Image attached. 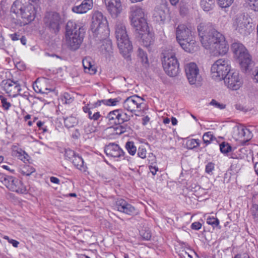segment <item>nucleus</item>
<instances>
[{
  "label": "nucleus",
  "instance_id": "obj_1",
  "mask_svg": "<svg viewBox=\"0 0 258 258\" xmlns=\"http://www.w3.org/2000/svg\"><path fill=\"white\" fill-rule=\"evenodd\" d=\"M91 30L94 35L102 38V44L100 47L102 56L100 63H115V57L113 55L111 41L105 39L109 34L107 21L102 13L96 11L92 17Z\"/></svg>",
  "mask_w": 258,
  "mask_h": 258
},
{
  "label": "nucleus",
  "instance_id": "obj_2",
  "mask_svg": "<svg viewBox=\"0 0 258 258\" xmlns=\"http://www.w3.org/2000/svg\"><path fill=\"white\" fill-rule=\"evenodd\" d=\"M199 35L203 46L214 54H226L229 46L224 36L210 24L201 23L198 26Z\"/></svg>",
  "mask_w": 258,
  "mask_h": 258
},
{
  "label": "nucleus",
  "instance_id": "obj_3",
  "mask_svg": "<svg viewBox=\"0 0 258 258\" xmlns=\"http://www.w3.org/2000/svg\"><path fill=\"white\" fill-rule=\"evenodd\" d=\"M115 35L120 53L125 58L130 59L133 46L128 38L125 26L123 23H116L115 26Z\"/></svg>",
  "mask_w": 258,
  "mask_h": 258
},
{
  "label": "nucleus",
  "instance_id": "obj_4",
  "mask_svg": "<svg viewBox=\"0 0 258 258\" xmlns=\"http://www.w3.org/2000/svg\"><path fill=\"white\" fill-rule=\"evenodd\" d=\"M84 30L82 27L79 26L73 22L68 23L66 27V39L67 44L72 50H76L80 46L83 36L81 34Z\"/></svg>",
  "mask_w": 258,
  "mask_h": 258
},
{
  "label": "nucleus",
  "instance_id": "obj_5",
  "mask_svg": "<svg viewBox=\"0 0 258 258\" xmlns=\"http://www.w3.org/2000/svg\"><path fill=\"white\" fill-rule=\"evenodd\" d=\"M129 19L135 31L147 30L148 26L144 10L140 7L133 6L130 8Z\"/></svg>",
  "mask_w": 258,
  "mask_h": 258
},
{
  "label": "nucleus",
  "instance_id": "obj_6",
  "mask_svg": "<svg viewBox=\"0 0 258 258\" xmlns=\"http://www.w3.org/2000/svg\"><path fill=\"white\" fill-rule=\"evenodd\" d=\"M231 50L233 57L239 64H250L252 57L244 45L239 41H235L231 44Z\"/></svg>",
  "mask_w": 258,
  "mask_h": 258
},
{
  "label": "nucleus",
  "instance_id": "obj_7",
  "mask_svg": "<svg viewBox=\"0 0 258 258\" xmlns=\"http://www.w3.org/2000/svg\"><path fill=\"white\" fill-rule=\"evenodd\" d=\"M19 16L22 21L21 25H25L33 21L36 17V8L29 2H25L22 4L19 8Z\"/></svg>",
  "mask_w": 258,
  "mask_h": 258
},
{
  "label": "nucleus",
  "instance_id": "obj_8",
  "mask_svg": "<svg viewBox=\"0 0 258 258\" xmlns=\"http://www.w3.org/2000/svg\"><path fill=\"white\" fill-rule=\"evenodd\" d=\"M233 28L237 33L243 36L249 34L252 29L250 19L243 15L238 16L234 20Z\"/></svg>",
  "mask_w": 258,
  "mask_h": 258
},
{
  "label": "nucleus",
  "instance_id": "obj_9",
  "mask_svg": "<svg viewBox=\"0 0 258 258\" xmlns=\"http://www.w3.org/2000/svg\"><path fill=\"white\" fill-rule=\"evenodd\" d=\"M224 81L227 88L232 90L239 89L242 84L238 72L234 70L230 69Z\"/></svg>",
  "mask_w": 258,
  "mask_h": 258
},
{
  "label": "nucleus",
  "instance_id": "obj_10",
  "mask_svg": "<svg viewBox=\"0 0 258 258\" xmlns=\"http://www.w3.org/2000/svg\"><path fill=\"white\" fill-rule=\"evenodd\" d=\"M144 99L138 95L127 97L123 102V108L131 112L142 110Z\"/></svg>",
  "mask_w": 258,
  "mask_h": 258
},
{
  "label": "nucleus",
  "instance_id": "obj_11",
  "mask_svg": "<svg viewBox=\"0 0 258 258\" xmlns=\"http://www.w3.org/2000/svg\"><path fill=\"white\" fill-rule=\"evenodd\" d=\"M186 77L190 85H199L202 80L197 66H185Z\"/></svg>",
  "mask_w": 258,
  "mask_h": 258
},
{
  "label": "nucleus",
  "instance_id": "obj_12",
  "mask_svg": "<svg viewBox=\"0 0 258 258\" xmlns=\"http://www.w3.org/2000/svg\"><path fill=\"white\" fill-rule=\"evenodd\" d=\"M44 22L46 26L54 32L59 31L61 19L58 13L55 12H47L44 18Z\"/></svg>",
  "mask_w": 258,
  "mask_h": 258
},
{
  "label": "nucleus",
  "instance_id": "obj_13",
  "mask_svg": "<svg viewBox=\"0 0 258 258\" xmlns=\"http://www.w3.org/2000/svg\"><path fill=\"white\" fill-rule=\"evenodd\" d=\"M106 10L113 18H116L121 13L122 7L120 0H103Z\"/></svg>",
  "mask_w": 258,
  "mask_h": 258
},
{
  "label": "nucleus",
  "instance_id": "obj_14",
  "mask_svg": "<svg viewBox=\"0 0 258 258\" xmlns=\"http://www.w3.org/2000/svg\"><path fill=\"white\" fill-rule=\"evenodd\" d=\"M230 69V66H212V78L216 81L224 80Z\"/></svg>",
  "mask_w": 258,
  "mask_h": 258
},
{
  "label": "nucleus",
  "instance_id": "obj_15",
  "mask_svg": "<svg viewBox=\"0 0 258 258\" xmlns=\"http://www.w3.org/2000/svg\"><path fill=\"white\" fill-rule=\"evenodd\" d=\"M176 36L178 42L192 37L191 27L186 24H179L176 29Z\"/></svg>",
  "mask_w": 258,
  "mask_h": 258
},
{
  "label": "nucleus",
  "instance_id": "obj_16",
  "mask_svg": "<svg viewBox=\"0 0 258 258\" xmlns=\"http://www.w3.org/2000/svg\"><path fill=\"white\" fill-rule=\"evenodd\" d=\"M115 209L129 215H133L137 213V210L134 206L122 199H118L116 201Z\"/></svg>",
  "mask_w": 258,
  "mask_h": 258
},
{
  "label": "nucleus",
  "instance_id": "obj_17",
  "mask_svg": "<svg viewBox=\"0 0 258 258\" xmlns=\"http://www.w3.org/2000/svg\"><path fill=\"white\" fill-rule=\"evenodd\" d=\"M104 152L109 157L118 158L124 157L125 153L120 147L114 143H110L104 148Z\"/></svg>",
  "mask_w": 258,
  "mask_h": 258
},
{
  "label": "nucleus",
  "instance_id": "obj_18",
  "mask_svg": "<svg viewBox=\"0 0 258 258\" xmlns=\"http://www.w3.org/2000/svg\"><path fill=\"white\" fill-rule=\"evenodd\" d=\"M93 7V0H83L80 5L73 6L72 11L76 14H83L91 10Z\"/></svg>",
  "mask_w": 258,
  "mask_h": 258
},
{
  "label": "nucleus",
  "instance_id": "obj_19",
  "mask_svg": "<svg viewBox=\"0 0 258 258\" xmlns=\"http://www.w3.org/2000/svg\"><path fill=\"white\" fill-rule=\"evenodd\" d=\"M162 64H179V62L174 52L172 50H165L162 53Z\"/></svg>",
  "mask_w": 258,
  "mask_h": 258
},
{
  "label": "nucleus",
  "instance_id": "obj_20",
  "mask_svg": "<svg viewBox=\"0 0 258 258\" xmlns=\"http://www.w3.org/2000/svg\"><path fill=\"white\" fill-rule=\"evenodd\" d=\"M136 32L141 36L143 45L144 46L147 47L152 44L153 42V35L152 34L149 32L148 26H147L146 31L143 30L141 31L137 30Z\"/></svg>",
  "mask_w": 258,
  "mask_h": 258
},
{
  "label": "nucleus",
  "instance_id": "obj_21",
  "mask_svg": "<svg viewBox=\"0 0 258 258\" xmlns=\"http://www.w3.org/2000/svg\"><path fill=\"white\" fill-rule=\"evenodd\" d=\"M168 12V9L165 6H161L155 8L153 17L158 22H163Z\"/></svg>",
  "mask_w": 258,
  "mask_h": 258
},
{
  "label": "nucleus",
  "instance_id": "obj_22",
  "mask_svg": "<svg viewBox=\"0 0 258 258\" xmlns=\"http://www.w3.org/2000/svg\"><path fill=\"white\" fill-rule=\"evenodd\" d=\"M178 43L182 49L186 52H193L198 48L197 42L192 39V37Z\"/></svg>",
  "mask_w": 258,
  "mask_h": 258
},
{
  "label": "nucleus",
  "instance_id": "obj_23",
  "mask_svg": "<svg viewBox=\"0 0 258 258\" xmlns=\"http://www.w3.org/2000/svg\"><path fill=\"white\" fill-rule=\"evenodd\" d=\"M46 81L48 79L44 77L38 78L33 84V88L35 92L45 94Z\"/></svg>",
  "mask_w": 258,
  "mask_h": 258
},
{
  "label": "nucleus",
  "instance_id": "obj_24",
  "mask_svg": "<svg viewBox=\"0 0 258 258\" xmlns=\"http://www.w3.org/2000/svg\"><path fill=\"white\" fill-rule=\"evenodd\" d=\"M238 137L243 142H247L250 140L252 135L250 130L245 127H238L237 128Z\"/></svg>",
  "mask_w": 258,
  "mask_h": 258
},
{
  "label": "nucleus",
  "instance_id": "obj_25",
  "mask_svg": "<svg viewBox=\"0 0 258 258\" xmlns=\"http://www.w3.org/2000/svg\"><path fill=\"white\" fill-rule=\"evenodd\" d=\"M166 74L170 77L177 76L180 72L179 66H163Z\"/></svg>",
  "mask_w": 258,
  "mask_h": 258
},
{
  "label": "nucleus",
  "instance_id": "obj_26",
  "mask_svg": "<svg viewBox=\"0 0 258 258\" xmlns=\"http://www.w3.org/2000/svg\"><path fill=\"white\" fill-rule=\"evenodd\" d=\"M72 163L73 165L81 171L85 172L87 167L84 165V162L82 158L77 154L75 158L73 159Z\"/></svg>",
  "mask_w": 258,
  "mask_h": 258
},
{
  "label": "nucleus",
  "instance_id": "obj_27",
  "mask_svg": "<svg viewBox=\"0 0 258 258\" xmlns=\"http://www.w3.org/2000/svg\"><path fill=\"white\" fill-rule=\"evenodd\" d=\"M245 73L251 75L252 79L256 83H258V67L251 68L252 66H243Z\"/></svg>",
  "mask_w": 258,
  "mask_h": 258
},
{
  "label": "nucleus",
  "instance_id": "obj_28",
  "mask_svg": "<svg viewBox=\"0 0 258 258\" xmlns=\"http://www.w3.org/2000/svg\"><path fill=\"white\" fill-rule=\"evenodd\" d=\"M118 102V100L117 98L103 99L98 100L93 105L95 107L100 106L102 104L107 106H115Z\"/></svg>",
  "mask_w": 258,
  "mask_h": 258
},
{
  "label": "nucleus",
  "instance_id": "obj_29",
  "mask_svg": "<svg viewBox=\"0 0 258 258\" xmlns=\"http://www.w3.org/2000/svg\"><path fill=\"white\" fill-rule=\"evenodd\" d=\"M17 158L21 160L25 164L30 163L31 157L25 151L21 149H17Z\"/></svg>",
  "mask_w": 258,
  "mask_h": 258
},
{
  "label": "nucleus",
  "instance_id": "obj_30",
  "mask_svg": "<svg viewBox=\"0 0 258 258\" xmlns=\"http://www.w3.org/2000/svg\"><path fill=\"white\" fill-rule=\"evenodd\" d=\"M138 60L139 62L143 64H149L150 62L148 59L147 53L141 48L138 50Z\"/></svg>",
  "mask_w": 258,
  "mask_h": 258
},
{
  "label": "nucleus",
  "instance_id": "obj_31",
  "mask_svg": "<svg viewBox=\"0 0 258 258\" xmlns=\"http://www.w3.org/2000/svg\"><path fill=\"white\" fill-rule=\"evenodd\" d=\"M5 184L6 187L10 190L16 191V184L15 183V179L14 177L9 176L4 180Z\"/></svg>",
  "mask_w": 258,
  "mask_h": 258
},
{
  "label": "nucleus",
  "instance_id": "obj_32",
  "mask_svg": "<svg viewBox=\"0 0 258 258\" xmlns=\"http://www.w3.org/2000/svg\"><path fill=\"white\" fill-rule=\"evenodd\" d=\"M200 5L204 11L209 12L214 7V0H201Z\"/></svg>",
  "mask_w": 258,
  "mask_h": 258
},
{
  "label": "nucleus",
  "instance_id": "obj_33",
  "mask_svg": "<svg viewBox=\"0 0 258 258\" xmlns=\"http://www.w3.org/2000/svg\"><path fill=\"white\" fill-rule=\"evenodd\" d=\"M78 123V119L76 117L70 116L64 119V124L67 128L75 126Z\"/></svg>",
  "mask_w": 258,
  "mask_h": 258
},
{
  "label": "nucleus",
  "instance_id": "obj_34",
  "mask_svg": "<svg viewBox=\"0 0 258 258\" xmlns=\"http://www.w3.org/2000/svg\"><path fill=\"white\" fill-rule=\"evenodd\" d=\"M125 148L127 151L128 153L134 156L137 152V147L133 141H128L125 143Z\"/></svg>",
  "mask_w": 258,
  "mask_h": 258
},
{
  "label": "nucleus",
  "instance_id": "obj_35",
  "mask_svg": "<svg viewBox=\"0 0 258 258\" xmlns=\"http://www.w3.org/2000/svg\"><path fill=\"white\" fill-rule=\"evenodd\" d=\"M118 119H117V124H120L123 123L125 121H127L130 119V116L127 114V113L123 112L121 110H119V112L117 113Z\"/></svg>",
  "mask_w": 258,
  "mask_h": 258
},
{
  "label": "nucleus",
  "instance_id": "obj_36",
  "mask_svg": "<svg viewBox=\"0 0 258 258\" xmlns=\"http://www.w3.org/2000/svg\"><path fill=\"white\" fill-rule=\"evenodd\" d=\"M35 171V169L32 166L25 164V165L20 169V172L23 175L29 176Z\"/></svg>",
  "mask_w": 258,
  "mask_h": 258
},
{
  "label": "nucleus",
  "instance_id": "obj_37",
  "mask_svg": "<svg viewBox=\"0 0 258 258\" xmlns=\"http://www.w3.org/2000/svg\"><path fill=\"white\" fill-rule=\"evenodd\" d=\"M119 112V110L116 109L113 111H110L107 114V118L110 121H112L111 123H113L117 124V119H118L117 113Z\"/></svg>",
  "mask_w": 258,
  "mask_h": 258
},
{
  "label": "nucleus",
  "instance_id": "obj_38",
  "mask_svg": "<svg viewBox=\"0 0 258 258\" xmlns=\"http://www.w3.org/2000/svg\"><path fill=\"white\" fill-rule=\"evenodd\" d=\"M203 140L204 142L207 145L210 144L211 142L213 140H216V138L212 132H208L204 134Z\"/></svg>",
  "mask_w": 258,
  "mask_h": 258
},
{
  "label": "nucleus",
  "instance_id": "obj_39",
  "mask_svg": "<svg viewBox=\"0 0 258 258\" xmlns=\"http://www.w3.org/2000/svg\"><path fill=\"white\" fill-rule=\"evenodd\" d=\"M208 224L211 225L213 228L217 227L219 225V220L214 216H208L206 219Z\"/></svg>",
  "mask_w": 258,
  "mask_h": 258
},
{
  "label": "nucleus",
  "instance_id": "obj_40",
  "mask_svg": "<svg viewBox=\"0 0 258 258\" xmlns=\"http://www.w3.org/2000/svg\"><path fill=\"white\" fill-rule=\"evenodd\" d=\"M140 235L143 240H149L151 238V233L149 229H143L140 231Z\"/></svg>",
  "mask_w": 258,
  "mask_h": 258
},
{
  "label": "nucleus",
  "instance_id": "obj_41",
  "mask_svg": "<svg viewBox=\"0 0 258 258\" xmlns=\"http://www.w3.org/2000/svg\"><path fill=\"white\" fill-rule=\"evenodd\" d=\"M84 72L90 75L95 74L97 70V66H83Z\"/></svg>",
  "mask_w": 258,
  "mask_h": 258
},
{
  "label": "nucleus",
  "instance_id": "obj_42",
  "mask_svg": "<svg viewBox=\"0 0 258 258\" xmlns=\"http://www.w3.org/2000/svg\"><path fill=\"white\" fill-rule=\"evenodd\" d=\"M220 151L223 153H227L231 150L230 145L226 142H222L219 145Z\"/></svg>",
  "mask_w": 258,
  "mask_h": 258
},
{
  "label": "nucleus",
  "instance_id": "obj_43",
  "mask_svg": "<svg viewBox=\"0 0 258 258\" xmlns=\"http://www.w3.org/2000/svg\"><path fill=\"white\" fill-rule=\"evenodd\" d=\"M245 2L251 10L258 11V0H246Z\"/></svg>",
  "mask_w": 258,
  "mask_h": 258
},
{
  "label": "nucleus",
  "instance_id": "obj_44",
  "mask_svg": "<svg viewBox=\"0 0 258 258\" xmlns=\"http://www.w3.org/2000/svg\"><path fill=\"white\" fill-rule=\"evenodd\" d=\"M19 85L17 84V96L24 97L26 99L28 98V92L25 91L27 88L25 86H23L22 88H19Z\"/></svg>",
  "mask_w": 258,
  "mask_h": 258
},
{
  "label": "nucleus",
  "instance_id": "obj_45",
  "mask_svg": "<svg viewBox=\"0 0 258 258\" xmlns=\"http://www.w3.org/2000/svg\"><path fill=\"white\" fill-rule=\"evenodd\" d=\"M0 103L5 110L9 109L11 106L10 103L8 102L7 98L3 95H0Z\"/></svg>",
  "mask_w": 258,
  "mask_h": 258
},
{
  "label": "nucleus",
  "instance_id": "obj_46",
  "mask_svg": "<svg viewBox=\"0 0 258 258\" xmlns=\"http://www.w3.org/2000/svg\"><path fill=\"white\" fill-rule=\"evenodd\" d=\"M187 145L189 149H192L200 146L199 140L191 139L187 142Z\"/></svg>",
  "mask_w": 258,
  "mask_h": 258
},
{
  "label": "nucleus",
  "instance_id": "obj_47",
  "mask_svg": "<svg viewBox=\"0 0 258 258\" xmlns=\"http://www.w3.org/2000/svg\"><path fill=\"white\" fill-rule=\"evenodd\" d=\"M77 155L73 150L71 149H67L65 151L64 156L65 158L69 160H72Z\"/></svg>",
  "mask_w": 258,
  "mask_h": 258
},
{
  "label": "nucleus",
  "instance_id": "obj_48",
  "mask_svg": "<svg viewBox=\"0 0 258 258\" xmlns=\"http://www.w3.org/2000/svg\"><path fill=\"white\" fill-rule=\"evenodd\" d=\"M234 0H218V4L221 8L229 7L233 2Z\"/></svg>",
  "mask_w": 258,
  "mask_h": 258
},
{
  "label": "nucleus",
  "instance_id": "obj_49",
  "mask_svg": "<svg viewBox=\"0 0 258 258\" xmlns=\"http://www.w3.org/2000/svg\"><path fill=\"white\" fill-rule=\"evenodd\" d=\"M52 81L48 79V82L46 81V86L45 89V94H48L49 92H53L54 87L51 85Z\"/></svg>",
  "mask_w": 258,
  "mask_h": 258
},
{
  "label": "nucleus",
  "instance_id": "obj_50",
  "mask_svg": "<svg viewBox=\"0 0 258 258\" xmlns=\"http://www.w3.org/2000/svg\"><path fill=\"white\" fill-rule=\"evenodd\" d=\"M3 83L4 85L5 89L10 91H12V89H11L10 88L13 87L16 84L15 82H14L11 80L3 81Z\"/></svg>",
  "mask_w": 258,
  "mask_h": 258
},
{
  "label": "nucleus",
  "instance_id": "obj_51",
  "mask_svg": "<svg viewBox=\"0 0 258 258\" xmlns=\"http://www.w3.org/2000/svg\"><path fill=\"white\" fill-rule=\"evenodd\" d=\"M147 150L143 146L139 147L138 150V156L142 159L146 158Z\"/></svg>",
  "mask_w": 258,
  "mask_h": 258
},
{
  "label": "nucleus",
  "instance_id": "obj_52",
  "mask_svg": "<svg viewBox=\"0 0 258 258\" xmlns=\"http://www.w3.org/2000/svg\"><path fill=\"white\" fill-rule=\"evenodd\" d=\"M97 63H99V62L96 61L94 58L90 56H86L82 60V64H92Z\"/></svg>",
  "mask_w": 258,
  "mask_h": 258
},
{
  "label": "nucleus",
  "instance_id": "obj_53",
  "mask_svg": "<svg viewBox=\"0 0 258 258\" xmlns=\"http://www.w3.org/2000/svg\"><path fill=\"white\" fill-rule=\"evenodd\" d=\"M215 168V164L212 162H209L206 166L205 171L209 174H212Z\"/></svg>",
  "mask_w": 258,
  "mask_h": 258
},
{
  "label": "nucleus",
  "instance_id": "obj_54",
  "mask_svg": "<svg viewBox=\"0 0 258 258\" xmlns=\"http://www.w3.org/2000/svg\"><path fill=\"white\" fill-rule=\"evenodd\" d=\"M130 129V127L127 125H119L116 127V133L118 134H122Z\"/></svg>",
  "mask_w": 258,
  "mask_h": 258
},
{
  "label": "nucleus",
  "instance_id": "obj_55",
  "mask_svg": "<svg viewBox=\"0 0 258 258\" xmlns=\"http://www.w3.org/2000/svg\"><path fill=\"white\" fill-rule=\"evenodd\" d=\"M210 105L220 109H223L225 108V105L221 104L214 99H212L211 100L210 103Z\"/></svg>",
  "mask_w": 258,
  "mask_h": 258
},
{
  "label": "nucleus",
  "instance_id": "obj_56",
  "mask_svg": "<svg viewBox=\"0 0 258 258\" xmlns=\"http://www.w3.org/2000/svg\"><path fill=\"white\" fill-rule=\"evenodd\" d=\"M84 131L87 134H90L96 131L95 127L92 124H87L84 126Z\"/></svg>",
  "mask_w": 258,
  "mask_h": 258
},
{
  "label": "nucleus",
  "instance_id": "obj_57",
  "mask_svg": "<svg viewBox=\"0 0 258 258\" xmlns=\"http://www.w3.org/2000/svg\"><path fill=\"white\" fill-rule=\"evenodd\" d=\"M230 63L229 59L226 57H223L217 60L213 64H228Z\"/></svg>",
  "mask_w": 258,
  "mask_h": 258
},
{
  "label": "nucleus",
  "instance_id": "obj_58",
  "mask_svg": "<svg viewBox=\"0 0 258 258\" xmlns=\"http://www.w3.org/2000/svg\"><path fill=\"white\" fill-rule=\"evenodd\" d=\"M88 115L90 119L94 121L97 120L101 116L99 112H95L94 114H92V112H89Z\"/></svg>",
  "mask_w": 258,
  "mask_h": 258
},
{
  "label": "nucleus",
  "instance_id": "obj_59",
  "mask_svg": "<svg viewBox=\"0 0 258 258\" xmlns=\"http://www.w3.org/2000/svg\"><path fill=\"white\" fill-rule=\"evenodd\" d=\"M62 101L66 104H70L73 102V99L68 93H64L62 98Z\"/></svg>",
  "mask_w": 258,
  "mask_h": 258
},
{
  "label": "nucleus",
  "instance_id": "obj_60",
  "mask_svg": "<svg viewBox=\"0 0 258 258\" xmlns=\"http://www.w3.org/2000/svg\"><path fill=\"white\" fill-rule=\"evenodd\" d=\"M202 227V224L199 222H195L191 224V228L193 230H198Z\"/></svg>",
  "mask_w": 258,
  "mask_h": 258
},
{
  "label": "nucleus",
  "instance_id": "obj_61",
  "mask_svg": "<svg viewBox=\"0 0 258 258\" xmlns=\"http://www.w3.org/2000/svg\"><path fill=\"white\" fill-rule=\"evenodd\" d=\"M252 215L255 219H258V207L254 206L251 210Z\"/></svg>",
  "mask_w": 258,
  "mask_h": 258
},
{
  "label": "nucleus",
  "instance_id": "obj_62",
  "mask_svg": "<svg viewBox=\"0 0 258 258\" xmlns=\"http://www.w3.org/2000/svg\"><path fill=\"white\" fill-rule=\"evenodd\" d=\"M150 171L153 175L156 174L157 171L158 170V168L156 166H150L149 167Z\"/></svg>",
  "mask_w": 258,
  "mask_h": 258
},
{
  "label": "nucleus",
  "instance_id": "obj_63",
  "mask_svg": "<svg viewBox=\"0 0 258 258\" xmlns=\"http://www.w3.org/2000/svg\"><path fill=\"white\" fill-rule=\"evenodd\" d=\"M50 181L53 183L57 184H59L60 183V180L58 178L54 176H51L50 178Z\"/></svg>",
  "mask_w": 258,
  "mask_h": 258
},
{
  "label": "nucleus",
  "instance_id": "obj_64",
  "mask_svg": "<svg viewBox=\"0 0 258 258\" xmlns=\"http://www.w3.org/2000/svg\"><path fill=\"white\" fill-rule=\"evenodd\" d=\"M150 118L148 116H145L142 118V124L146 125L150 121Z\"/></svg>",
  "mask_w": 258,
  "mask_h": 258
}]
</instances>
